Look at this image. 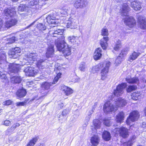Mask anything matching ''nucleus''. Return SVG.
<instances>
[{
	"label": "nucleus",
	"mask_w": 146,
	"mask_h": 146,
	"mask_svg": "<svg viewBox=\"0 0 146 146\" xmlns=\"http://www.w3.org/2000/svg\"><path fill=\"white\" fill-rule=\"evenodd\" d=\"M11 124V121L9 120H6L4 121V124L5 126H9Z\"/></svg>",
	"instance_id": "obj_58"
},
{
	"label": "nucleus",
	"mask_w": 146,
	"mask_h": 146,
	"mask_svg": "<svg viewBox=\"0 0 146 146\" xmlns=\"http://www.w3.org/2000/svg\"><path fill=\"white\" fill-rule=\"evenodd\" d=\"M7 40L8 41V43H13L15 41V37L13 36L9 38H8Z\"/></svg>",
	"instance_id": "obj_55"
},
{
	"label": "nucleus",
	"mask_w": 146,
	"mask_h": 146,
	"mask_svg": "<svg viewBox=\"0 0 146 146\" xmlns=\"http://www.w3.org/2000/svg\"><path fill=\"white\" fill-rule=\"evenodd\" d=\"M26 94V91L24 89H19L16 93V95L18 99L24 97Z\"/></svg>",
	"instance_id": "obj_26"
},
{
	"label": "nucleus",
	"mask_w": 146,
	"mask_h": 146,
	"mask_svg": "<svg viewBox=\"0 0 146 146\" xmlns=\"http://www.w3.org/2000/svg\"><path fill=\"white\" fill-rule=\"evenodd\" d=\"M9 20L11 23L10 25H12L13 26L16 25L18 22V20L17 19L14 18H12Z\"/></svg>",
	"instance_id": "obj_47"
},
{
	"label": "nucleus",
	"mask_w": 146,
	"mask_h": 146,
	"mask_svg": "<svg viewBox=\"0 0 146 146\" xmlns=\"http://www.w3.org/2000/svg\"><path fill=\"white\" fill-rule=\"evenodd\" d=\"M124 113L123 112H120L116 116L115 120L118 123H121L124 119Z\"/></svg>",
	"instance_id": "obj_27"
},
{
	"label": "nucleus",
	"mask_w": 146,
	"mask_h": 146,
	"mask_svg": "<svg viewBox=\"0 0 146 146\" xmlns=\"http://www.w3.org/2000/svg\"><path fill=\"white\" fill-rule=\"evenodd\" d=\"M114 132L116 134L119 132L120 135L123 138L127 137L129 135L128 129L124 127H121L120 128H116L114 129Z\"/></svg>",
	"instance_id": "obj_5"
},
{
	"label": "nucleus",
	"mask_w": 146,
	"mask_h": 146,
	"mask_svg": "<svg viewBox=\"0 0 146 146\" xmlns=\"http://www.w3.org/2000/svg\"><path fill=\"white\" fill-rule=\"evenodd\" d=\"M65 24L67 28H70L72 29L76 27V23L75 21V20L73 18H69L68 20L65 23Z\"/></svg>",
	"instance_id": "obj_14"
},
{
	"label": "nucleus",
	"mask_w": 146,
	"mask_h": 146,
	"mask_svg": "<svg viewBox=\"0 0 146 146\" xmlns=\"http://www.w3.org/2000/svg\"><path fill=\"white\" fill-rule=\"evenodd\" d=\"M127 86L126 83H122L119 84L117 87L116 89L114 91V94L116 96H118L121 95L123 92V90Z\"/></svg>",
	"instance_id": "obj_8"
},
{
	"label": "nucleus",
	"mask_w": 146,
	"mask_h": 146,
	"mask_svg": "<svg viewBox=\"0 0 146 146\" xmlns=\"http://www.w3.org/2000/svg\"><path fill=\"white\" fill-rule=\"evenodd\" d=\"M87 4V0H77L74 3V6L78 9L82 8L85 7Z\"/></svg>",
	"instance_id": "obj_12"
},
{
	"label": "nucleus",
	"mask_w": 146,
	"mask_h": 146,
	"mask_svg": "<svg viewBox=\"0 0 146 146\" xmlns=\"http://www.w3.org/2000/svg\"><path fill=\"white\" fill-rule=\"evenodd\" d=\"M11 23V21L8 19V20L5 21V26L7 28H10L13 26L12 25H10Z\"/></svg>",
	"instance_id": "obj_49"
},
{
	"label": "nucleus",
	"mask_w": 146,
	"mask_h": 146,
	"mask_svg": "<svg viewBox=\"0 0 146 146\" xmlns=\"http://www.w3.org/2000/svg\"><path fill=\"white\" fill-rule=\"evenodd\" d=\"M103 139L106 141H108L111 139V135L110 133L107 131H104L102 134Z\"/></svg>",
	"instance_id": "obj_33"
},
{
	"label": "nucleus",
	"mask_w": 146,
	"mask_h": 146,
	"mask_svg": "<svg viewBox=\"0 0 146 146\" xmlns=\"http://www.w3.org/2000/svg\"><path fill=\"white\" fill-rule=\"evenodd\" d=\"M20 125L18 123H16L13 125L11 127H9L5 131V133L7 135L9 133L12 132L17 127L20 126Z\"/></svg>",
	"instance_id": "obj_25"
},
{
	"label": "nucleus",
	"mask_w": 146,
	"mask_h": 146,
	"mask_svg": "<svg viewBox=\"0 0 146 146\" xmlns=\"http://www.w3.org/2000/svg\"><path fill=\"white\" fill-rule=\"evenodd\" d=\"M26 60L29 62L33 63V61L37 60L38 56L36 53H32L26 56Z\"/></svg>",
	"instance_id": "obj_11"
},
{
	"label": "nucleus",
	"mask_w": 146,
	"mask_h": 146,
	"mask_svg": "<svg viewBox=\"0 0 146 146\" xmlns=\"http://www.w3.org/2000/svg\"><path fill=\"white\" fill-rule=\"evenodd\" d=\"M61 75V73H58L56 76L55 77L53 82L52 83L54 84H56L59 78L60 77Z\"/></svg>",
	"instance_id": "obj_50"
},
{
	"label": "nucleus",
	"mask_w": 146,
	"mask_h": 146,
	"mask_svg": "<svg viewBox=\"0 0 146 146\" xmlns=\"http://www.w3.org/2000/svg\"><path fill=\"white\" fill-rule=\"evenodd\" d=\"M39 0H33L28 3V7H31L35 5L37 6L38 4Z\"/></svg>",
	"instance_id": "obj_37"
},
{
	"label": "nucleus",
	"mask_w": 146,
	"mask_h": 146,
	"mask_svg": "<svg viewBox=\"0 0 146 146\" xmlns=\"http://www.w3.org/2000/svg\"><path fill=\"white\" fill-rule=\"evenodd\" d=\"M11 79V82L15 84L19 83L21 81V79L20 77L18 76H15L12 77Z\"/></svg>",
	"instance_id": "obj_32"
},
{
	"label": "nucleus",
	"mask_w": 146,
	"mask_h": 146,
	"mask_svg": "<svg viewBox=\"0 0 146 146\" xmlns=\"http://www.w3.org/2000/svg\"><path fill=\"white\" fill-rule=\"evenodd\" d=\"M63 31V29H58L51 34L52 36L58 38L56 41L55 45L59 51H62L67 46V44L64 41V38L62 35Z\"/></svg>",
	"instance_id": "obj_2"
},
{
	"label": "nucleus",
	"mask_w": 146,
	"mask_h": 146,
	"mask_svg": "<svg viewBox=\"0 0 146 146\" xmlns=\"http://www.w3.org/2000/svg\"><path fill=\"white\" fill-rule=\"evenodd\" d=\"M3 13L6 19L12 18L16 15V11L14 8H7L4 10Z\"/></svg>",
	"instance_id": "obj_7"
},
{
	"label": "nucleus",
	"mask_w": 146,
	"mask_h": 146,
	"mask_svg": "<svg viewBox=\"0 0 146 146\" xmlns=\"http://www.w3.org/2000/svg\"><path fill=\"white\" fill-rule=\"evenodd\" d=\"M78 78L76 77L75 79V80H72V82H77L78 81Z\"/></svg>",
	"instance_id": "obj_64"
},
{
	"label": "nucleus",
	"mask_w": 146,
	"mask_h": 146,
	"mask_svg": "<svg viewBox=\"0 0 146 146\" xmlns=\"http://www.w3.org/2000/svg\"><path fill=\"white\" fill-rule=\"evenodd\" d=\"M137 88V87L136 86L130 85L129 86L126 88V91L127 92L129 93L134 90H135Z\"/></svg>",
	"instance_id": "obj_39"
},
{
	"label": "nucleus",
	"mask_w": 146,
	"mask_h": 146,
	"mask_svg": "<svg viewBox=\"0 0 146 146\" xmlns=\"http://www.w3.org/2000/svg\"><path fill=\"white\" fill-rule=\"evenodd\" d=\"M87 68L86 64L84 62H82L80 64L79 69L81 71H84Z\"/></svg>",
	"instance_id": "obj_43"
},
{
	"label": "nucleus",
	"mask_w": 146,
	"mask_h": 146,
	"mask_svg": "<svg viewBox=\"0 0 146 146\" xmlns=\"http://www.w3.org/2000/svg\"><path fill=\"white\" fill-rule=\"evenodd\" d=\"M21 52V50L19 47H15L11 50H10L8 52L9 55L12 56V57L15 58L18 57V56L20 55Z\"/></svg>",
	"instance_id": "obj_10"
},
{
	"label": "nucleus",
	"mask_w": 146,
	"mask_h": 146,
	"mask_svg": "<svg viewBox=\"0 0 146 146\" xmlns=\"http://www.w3.org/2000/svg\"><path fill=\"white\" fill-rule=\"evenodd\" d=\"M12 101L10 100H6L3 102V104L5 105H9L11 104Z\"/></svg>",
	"instance_id": "obj_56"
},
{
	"label": "nucleus",
	"mask_w": 146,
	"mask_h": 146,
	"mask_svg": "<svg viewBox=\"0 0 146 146\" xmlns=\"http://www.w3.org/2000/svg\"><path fill=\"white\" fill-rule=\"evenodd\" d=\"M101 34L103 36H108V31L106 27H104L102 28L101 31Z\"/></svg>",
	"instance_id": "obj_41"
},
{
	"label": "nucleus",
	"mask_w": 146,
	"mask_h": 146,
	"mask_svg": "<svg viewBox=\"0 0 146 146\" xmlns=\"http://www.w3.org/2000/svg\"><path fill=\"white\" fill-rule=\"evenodd\" d=\"M129 51V49L128 48H126L123 49L120 53L119 54L120 56L123 58L125 56L127 53L128 51Z\"/></svg>",
	"instance_id": "obj_38"
},
{
	"label": "nucleus",
	"mask_w": 146,
	"mask_h": 146,
	"mask_svg": "<svg viewBox=\"0 0 146 146\" xmlns=\"http://www.w3.org/2000/svg\"><path fill=\"white\" fill-rule=\"evenodd\" d=\"M64 105L63 103H59L58 104V106L60 108H63L64 107Z\"/></svg>",
	"instance_id": "obj_61"
},
{
	"label": "nucleus",
	"mask_w": 146,
	"mask_h": 146,
	"mask_svg": "<svg viewBox=\"0 0 146 146\" xmlns=\"http://www.w3.org/2000/svg\"><path fill=\"white\" fill-rule=\"evenodd\" d=\"M111 62H107L105 64H104V67L102 68L104 69H108L109 70V68L111 65Z\"/></svg>",
	"instance_id": "obj_52"
},
{
	"label": "nucleus",
	"mask_w": 146,
	"mask_h": 146,
	"mask_svg": "<svg viewBox=\"0 0 146 146\" xmlns=\"http://www.w3.org/2000/svg\"><path fill=\"white\" fill-rule=\"evenodd\" d=\"M97 105V103H94V105L92 107V110H94L95 108L96 107Z\"/></svg>",
	"instance_id": "obj_62"
},
{
	"label": "nucleus",
	"mask_w": 146,
	"mask_h": 146,
	"mask_svg": "<svg viewBox=\"0 0 146 146\" xmlns=\"http://www.w3.org/2000/svg\"><path fill=\"white\" fill-rule=\"evenodd\" d=\"M46 60L45 59H37L36 61H37L36 66L40 70L45 68L46 67Z\"/></svg>",
	"instance_id": "obj_13"
},
{
	"label": "nucleus",
	"mask_w": 146,
	"mask_h": 146,
	"mask_svg": "<svg viewBox=\"0 0 146 146\" xmlns=\"http://www.w3.org/2000/svg\"><path fill=\"white\" fill-rule=\"evenodd\" d=\"M78 39V37L77 36H69L68 37V40L69 41L73 44H74Z\"/></svg>",
	"instance_id": "obj_40"
},
{
	"label": "nucleus",
	"mask_w": 146,
	"mask_h": 146,
	"mask_svg": "<svg viewBox=\"0 0 146 146\" xmlns=\"http://www.w3.org/2000/svg\"><path fill=\"white\" fill-rule=\"evenodd\" d=\"M109 39L108 37H104L100 41V44L103 50H106L108 46L107 42Z\"/></svg>",
	"instance_id": "obj_16"
},
{
	"label": "nucleus",
	"mask_w": 146,
	"mask_h": 146,
	"mask_svg": "<svg viewBox=\"0 0 146 146\" xmlns=\"http://www.w3.org/2000/svg\"><path fill=\"white\" fill-rule=\"evenodd\" d=\"M68 11V10L67 7H64L62 8L61 11L60 13L62 15H66L67 14Z\"/></svg>",
	"instance_id": "obj_46"
},
{
	"label": "nucleus",
	"mask_w": 146,
	"mask_h": 146,
	"mask_svg": "<svg viewBox=\"0 0 146 146\" xmlns=\"http://www.w3.org/2000/svg\"><path fill=\"white\" fill-rule=\"evenodd\" d=\"M49 38V36L47 35L46 38V42L48 46L46 53V56L47 58H49L52 56L54 52V43H52V42H51V40H50Z\"/></svg>",
	"instance_id": "obj_4"
},
{
	"label": "nucleus",
	"mask_w": 146,
	"mask_h": 146,
	"mask_svg": "<svg viewBox=\"0 0 146 146\" xmlns=\"http://www.w3.org/2000/svg\"><path fill=\"white\" fill-rule=\"evenodd\" d=\"M93 123L94 126H91V129L93 131H95L96 129L100 128L101 123L99 120L97 119H94L93 121Z\"/></svg>",
	"instance_id": "obj_23"
},
{
	"label": "nucleus",
	"mask_w": 146,
	"mask_h": 146,
	"mask_svg": "<svg viewBox=\"0 0 146 146\" xmlns=\"http://www.w3.org/2000/svg\"><path fill=\"white\" fill-rule=\"evenodd\" d=\"M141 3L138 1H132L131 4V7L136 11L139 10L141 8Z\"/></svg>",
	"instance_id": "obj_19"
},
{
	"label": "nucleus",
	"mask_w": 146,
	"mask_h": 146,
	"mask_svg": "<svg viewBox=\"0 0 146 146\" xmlns=\"http://www.w3.org/2000/svg\"><path fill=\"white\" fill-rule=\"evenodd\" d=\"M62 53L66 57V56H69L71 54V49L67 45L66 47L62 50Z\"/></svg>",
	"instance_id": "obj_34"
},
{
	"label": "nucleus",
	"mask_w": 146,
	"mask_h": 146,
	"mask_svg": "<svg viewBox=\"0 0 146 146\" xmlns=\"http://www.w3.org/2000/svg\"><path fill=\"white\" fill-rule=\"evenodd\" d=\"M56 19V17L53 15H49L46 17L47 21L50 24H57L58 22Z\"/></svg>",
	"instance_id": "obj_18"
},
{
	"label": "nucleus",
	"mask_w": 146,
	"mask_h": 146,
	"mask_svg": "<svg viewBox=\"0 0 146 146\" xmlns=\"http://www.w3.org/2000/svg\"><path fill=\"white\" fill-rule=\"evenodd\" d=\"M104 67V64L103 63H100L98 65L93 66L91 72L93 73L98 72L100 69H102Z\"/></svg>",
	"instance_id": "obj_21"
},
{
	"label": "nucleus",
	"mask_w": 146,
	"mask_h": 146,
	"mask_svg": "<svg viewBox=\"0 0 146 146\" xmlns=\"http://www.w3.org/2000/svg\"><path fill=\"white\" fill-rule=\"evenodd\" d=\"M123 58L122 57L120 56V55H119V56L117 57L115 60V65H117L120 63L121 62L123 61Z\"/></svg>",
	"instance_id": "obj_45"
},
{
	"label": "nucleus",
	"mask_w": 146,
	"mask_h": 146,
	"mask_svg": "<svg viewBox=\"0 0 146 146\" xmlns=\"http://www.w3.org/2000/svg\"><path fill=\"white\" fill-rule=\"evenodd\" d=\"M127 104V101L124 99L116 97L111 102L108 101L105 104L104 106V111L106 113L113 111H115L118 108L123 107Z\"/></svg>",
	"instance_id": "obj_1"
},
{
	"label": "nucleus",
	"mask_w": 146,
	"mask_h": 146,
	"mask_svg": "<svg viewBox=\"0 0 146 146\" xmlns=\"http://www.w3.org/2000/svg\"><path fill=\"white\" fill-rule=\"evenodd\" d=\"M99 141L100 139L97 135H94L91 138V142L92 145L94 146L97 145L99 143Z\"/></svg>",
	"instance_id": "obj_24"
},
{
	"label": "nucleus",
	"mask_w": 146,
	"mask_h": 146,
	"mask_svg": "<svg viewBox=\"0 0 146 146\" xmlns=\"http://www.w3.org/2000/svg\"><path fill=\"white\" fill-rule=\"evenodd\" d=\"M102 50L100 48H97L94 53V58L95 60H97L99 59L102 56L101 53Z\"/></svg>",
	"instance_id": "obj_20"
},
{
	"label": "nucleus",
	"mask_w": 146,
	"mask_h": 146,
	"mask_svg": "<svg viewBox=\"0 0 146 146\" xmlns=\"http://www.w3.org/2000/svg\"><path fill=\"white\" fill-rule=\"evenodd\" d=\"M52 84L51 82H43L42 84L41 87L43 90H48L50 89V87L51 86Z\"/></svg>",
	"instance_id": "obj_31"
},
{
	"label": "nucleus",
	"mask_w": 146,
	"mask_h": 146,
	"mask_svg": "<svg viewBox=\"0 0 146 146\" xmlns=\"http://www.w3.org/2000/svg\"><path fill=\"white\" fill-rule=\"evenodd\" d=\"M26 9L25 6L24 5H21L18 8V13H20L19 12H23Z\"/></svg>",
	"instance_id": "obj_48"
},
{
	"label": "nucleus",
	"mask_w": 146,
	"mask_h": 146,
	"mask_svg": "<svg viewBox=\"0 0 146 146\" xmlns=\"http://www.w3.org/2000/svg\"><path fill=\"white\" fill-rule=\"evenodd\" d=\"M138 22L140 28L142 29H146V21L142 16H138Z\"/></svg>",
	"instance_id": "obj_15"
},
{
	"label": "nucleus",
	"mask_w": 146,
	"mask_h": 146,
	"mask_svg": "<svg viewBox=\"0 0 146 146\" xmlns=\"http://www.w3.org/2000/svg\"><path fill=\"white\" fill-rule=\"evenodd\" d=\"M140 54V53L139 52H133L130 55L128 59V61H129L131 62H132L133 60L136 59Z\"/></svg>",
	"instance_id": "obj_28"
},
{
	"label": "nucleus",
	"mask_w": 146,
	"mask_h": 146,
	"mask_svg": "<svg viewBox=\"0 0 146 146\" xmlns=\"http://www.w3.org/2000/svg\"><path fill=\"white\" fill-rule=\"evenodd\" d=\"M26 76H34L38 72V70L35 68L30 67H27L24 70Z\"/></svg>",
	"instance_id": "obj_9"
},
{
	"label": "nucleus",
	"mask_w": 146,
	"mask_h": 146,
	"mask_svg": "<svg viewBox=\"0 0 146 146\" xmlns=\"http://www.w3.org/2000/svg\"><path fill=\"white\" fill-rule=\"evenodd\" d=\"M3 24V23L2 20L1 19H0V30H1V28L2 27Z\"/></svg>",
	"instance_id": "obj_60"
},
{
	"label": "nucleus",
	"mask_w": 146,
	"mask_h": 146,
	"mask_svg": "<svg viewBox=\"0 0 146 146\" xmlns=\"http://www.w3.org/2000/svg\"><path fill=\"white\" fill-rule=\"evenodd\" d=\"M94 110H92V109L91 110L89 111L88 113V114L90 115H91L94 112Z\"/></svg>",
	"instance_id": "obj_63"
},
{
	"label": "nucleus",
	"mask_w": 146,
	"mask_h": 146,
	"mask_svg": "<svg viewBox=\"0 0 146 146\" xmlns=\"http://www.w3.org/2000/svg\"><path fill=\"white\" fill-rule=\"evenodd\" d=\"M139 117V113L137 111H135L131 112L129 115V117L127 118L126 120V123L128 125L130 124V122H134L137 120Z\"/></svg>",
	"instance_id": "obj_6"
},
{
	"label": "nucleus",
	"mask_w": 146,
	"mask_h": 146,
	"mask_svg": "<svg viewBox=\"0 0 146 146\" xmlns=\"http://www.w3.org/2000/svg\"><path fill=\"white\" fill-rule=\"evenodd\" d=\"M129 10V8L128 5L124 3L122 7L120 9V12L122 16H126L124 19L125 23L129 27L132 28L135 25V21L132 17H129L127 15Z\"/></svg>",
	"instance_id": "obj_3"
},
{
	"label": "nucleus",
	"mask_w": 146,
	"mask_h": 146,
	"mask_svg": "<svg viewBox=\"0 0 146 146\" xmlns=\"http://www.w3.org/2000/svg\"><path fill=\"white\" fill-rule=\"evenodd\" d=\"M9 70L11 72L17 73L19 70V66L15 64H11L9 65Z\"/></svg>",
	"instance_id": "obj_17"
},
{
	"label": "nucleus",
	"mask_w": 146,
	"mask_h": 146,
	"mask_svg": "<svg viewBox=\"0 0 146 146\" xmlns=\"http://www.w3.org/2000/svg\"><path fill=\"white\" fill-rule=\"evenodd\" d=\"M91 117V115H90L88 114V116L86 117V120L87 122L89 121Z\"/></svg>",
	"instance_id": "obj_59"
},
{
	"label": "nucleus",
	"mask_w": 146,
	"mask_h": 146,
	"mask_svg": "<svg viewBox=\"0 0 146 146\" xmlns=\"http://www.w3.org/2000/svg\"><path fill=\"white\" fill-rule=\"evenodd\" d=\"M104 123L105 125L107 126H109L110 125V123L109 120L105 119L104 120Z\"/></svg>",
	"instance_id": "obj_57"
},
{
	"label": "nucleus",
	"mask_w": 146,
	"mask_h": 146,
	"mask_svg": "<svg viewBox=\"0 0 146 146\" xmlns=\"http://www.w3.org/2000/svg\"><path fill=\"white\" fill-rule=\"evenodd\" d=\"M37 28L39 30H44L46 29V26L42 23H39L37 24Z\"/></svg>",
	"instance_id": "obj_42"
},
{
	"label": "nucleus",
	"mask_w": 146,
	"mask_h": 146,
	"mask_svg": "<svg viewBox=\"0 0 146 146\" xmlns=\"http://www.w3.org/2000/svg\"><path fill=\"white\" fill-rule=\"evenodd\" d=\"M121 47V41L118 40L115 44V47H114V49L115 50H117L119 49Z\"/></svg>",
	"instance_id": "obj_44"
},
{
	"label": "nucleus",
	"mask_w": 146,
	"mask_h": 146,
	"mask_svg": "<svg viewBox=\"0 0 146 146\" xmlns=\"http://www.w3.org/2000/svg\"><path fill=\"white\" fill-rule=\"evenodd\" d=\"M141 94L138 91L133 92L131 95V98L133 100H136L140 98Z\"/></svg>",
	"instance_id": "obj_36"
},
{
	"label": "nucleus",
	"mask_w": 146,
	"mask_h": 146,
	"mask_svg": "<svg viewBox=\"0 0 146 146\" xmlns=\"http://www.w3.org/2000/svg\"><path fill=\"white\" fill-rule=\"evenodd\" d=\"M61 90L64 92L66 95L68 96L73 93V90L71 88L65 86H61Z\"/></svg>",
	"instance_id": "obj_22"
},
{
	"label": "nucleus",
	"mask_w": 146,
	"mask_h": 146,
	"mask_svg": "<svg viewBox=\"0 0 146 146\" xmlns=\"http://www.w3.org/2000/svg\"><path fill=\"white\" fill-rule=\"evenodd\" d=\"M39 139L38 136H36L32 138L30 141L27 146H33Z\"/></svg>",
	"instance_id": "obj_35"
},
{
	"label": "nucleus",
	"mask_w": 146,
	"mask_h": 146,
	"mask_svg": "<svg viewBox=\"0 0 146 146\" xmlns=\"http://www.w3.org/2000/svg\"><path fill=\"white\" fill-rule=\"evenodd\" d=\"M70 112L69 109L64 110L62 113V115L63 116H65Z\"/></svg>",
	"instance_id": "obj_54"
},
{
	"label": "nucleus",
	"mask_w": 146,
	"mask_h": 146,
	"mask_svg": "<svg viewBox=\"0 0 146 146\" xmlns=\"http://www.w3.org/2000/svg\"><path fill=\"white\" fill-rule=\"evenodd\" d=\"M133 139H131V141H129L127 142H124L122 144H121V146H131L132 145L133 143L132 141Z\"/></svg>",
	"instance_id": "obj_51"
},
{
	"label": "nucleus",
	"mask_w": 146,
	"mask_h": 146,
	"mask_svg": "<svg viewBox=\"0 0 146 146\" xmlns=\"http://www.w3.org/2000/svg\"><path fill=\"white\" fill-rule=\"evenodd\" d=\"M27 102V100H25L23 102H17L16 104V106H24L26 104V103Z\"/></svg>",
	"instance_id": "obj_53"
},
{
	"label": "nucleus",
	"mask_w": 146,
	"mask_h": 146,
	"mask_svg": "<svg viewBox=\"0 0 146 146\" xmlns=\"http://www.w3.org/2000/svg\"><path fill=\"white\" fill-rule=\"evenodd\" d=\"M126 80L129 84L137 83L139 82V79L137 77L132 78L131 77H127L126 78Z\"/></svg>",
	"instance_id": "obj_29"
},
{
	"label": "nucleus",
	"mask_w": 146,
	"mask_h": 146,
	"mask_svg": "<svg viewBox=\"0 0 146 146\" xmlns=\"http://www.w3.org/2000/svg\"><path fill=\"white\" fill-rule=\"evenodd\" d=\"M108 69H104L102 68L101 72V79L103 80H105L107 78V73L108 72Z\"/></svg>",
	"instance_id": "obj_30"
}]
</instances>
